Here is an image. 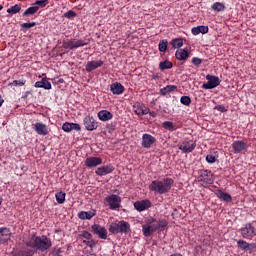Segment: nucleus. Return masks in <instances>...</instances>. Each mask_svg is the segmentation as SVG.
<instances>
[{"label":"nucleus","instance_id":"nucleus-1","mask_svg":"<svg viewBox=\"0 0 256 256\" xmlns=\"http://www.w3.org/2000/svg\"><path fill=\"white\" fill-rule=\"evenodd\" d=\"M173 179L165 178L163 180H154L149 185L150 191H154V193H158L159 195H165V193H169L171 191V187H173Z\"/></svg>","mask_w":256,"mask_h":256},{"label":"nucleus","instance_id":"nucleus-2","mask_svg":"<svg viewBox=\"0 0 256 256\" xmlns=\"http://www.w3.org/2000/svg\"><path fill=\"white\" fill-rule=\"evenodd\" d=\"M28 247H32L33 249H38V251H47L52 245L51 239L47 238V236L37 237L34 236L30 241L26 244Z\"/></svg>","mask_w":256,"mask_h":256},{"label":"nucleus","instance_id":"nucleus-3","mask_svg":"<svg viewBox=\"0 0 256 256\" xmlns=\"http://www.w3.org/2000/svg\"><path fill=\"white\" fill-rule=\"evenodd\" d=\"M207 83L202 85V89H215V87H219L221 85V79L217 76H213L208 74L206 76Z\"/></svg>","mask_w":256,"mask_h":256},{"label":"nucleus","instance_id":"nucleus-4","mask_svg":"<svg viewBox=\"0 0 256 256\" xmlns=\"http://www.w3.org/2000/svg\"><path fill=\"white\" fill-rule=\"evenodd\" d=\"M106 203H108L110 209L115 211V209H119L121 207V197L118 195L112 194L105 198Z\"/></svg>","mask_w":256,"mask_h":256},{"label":"nucleus","instance_id":"nucleus-5","mask_svg":"<svg viewBox=\"0 0 256 256\" xmlns=\"http://www.w3.org/2000/svg\"><path fill=\"white\" fill-rule=\"evenodd\" d=\"M240 233L244 239H253L256 235L255 227L251 224H246L240 229Z\"/></svg>","mask_w":256,"mask_h":256},{"label":"nucleus","instance_id":"nucleus-6","mask_svg":"<svg viewBox=\"0 0 256 256\" xmlns=\"http://www.w3.org/2000/svg\"><path fill=\"white\" fill-rule=\"evenodd\" d=\"M83 124L87 131H95V129L99 127V122H97L93 116H86L83 120Z\"/></svg>","mask_w":256,"mask_h":256},{"label":"nucleus","instance_id":"nucleus-7","mask_svg":"<svg viewBox=\"0 0 256 256\" xmlns=\"http://www.w3.org/2000/svg\"><path fill=\"white\" fill-rule=\"evenodd\" d=\"M94 235H98L100 239H107V229L105 227L99 225V224H94L91 227Z\"/></svg>","mask_w":256,"mask_h":256},{"label":"nucleus","instance_id":"nucleus-8","mask_svg":"<svg viewBox=\"0 0 256 256\" xmlns=\"http://www.w3.org/2000/svg\"><path fill=\"white\" fill-rule=\"evenodd\" d=\"M11 240V230L7 227L0 228V245H5Z\"/></svg>","mask_w":256,"mask_h":256},{"label":"nucleus","instance_id":"nucleus-9","mask_svg":"<svg viewBox=\"0 0 256 256\" xmlns=\"http://www.w3.org/2000/svg\"><path fill=\"white\" fill-rule=\"evenodd\" d=\"M115 171V167L113 165L109 164L106 166L98 167L95 171L96 175H99L100 177H103L105 175H109V173H113Z\"/></svg>","mask_w":256,"mask_h":256},{"label":"nucleus","instance_id":"nucleus-10","mask_svg":"<svg viewBox=\"0 0 256 256\" xmlns=\"http://www.w3.org/2000/svg\"><path fill=\"white\" fill-rule=\"evenodd\" d=\"M157 141V139H155V137H153L150 134H143L142 136V147H144V149H150L151 145H153V143H155Z\"/></svg>","mask_w":256,"mask_h":256},{"label":"nucleus","instance_id":"nucleus-11","mask_svg":"<svg viewBox=\"0 0 256 256\" xmlns=\"http://www.w3.org/2000/svg\"><path fill=\"white\" fill-rule=\"evenodd\" d=\"M101 163H103V160L99 157H88L85 160V165L89 169H91L93 167H98V165H101Z\"/></svg>","mask_w":256,"mask_h":256},{"label":"nucleus","instance_id":"nucleus-12","mask_svg":"<svg viewBox=\"0 0 256 256\" xmlns=\"http://www.w3.org/2000/svg\"><path fill=\"white\" fill-rule=\"evenodd\" d=\"M155 231H157L155 224H144L142 226V232L145 237H151Z\"/></svg>","mask_w":256,"mask_h":256},{"label":"nucleus","instance_id":"nucleus-13","mask_svg":"<svg viewBox=\"0 0 256 256\" xmlns=\"http://www.w3.org/2000/svg\"><path fill=\"white\" fill-rule=\"evenodd\" d=\"M110 91L113 93V95H123L125 87L121 83L115 82L111 84Z\"/></svg>","mask_w":256,"mask_h":256},{"label":"nucleus","instance_id":"nucleus-14","mask_svg":"<svg viewBox=\"0 0 256 256\" xmlns=\"http://www.w3.org/2000/svg\"><path fill=\"white\" fill-rule=\"evenodd\" d=\"M151 207V201L142 200L134 203V208L136 211H145V209H149Z\"/></svg>","mask_w":256,"mask_h":256},{"label":"nucleus","instance_id":"nucleus-15","mask_svg":"<svg viewBox=\"0 0 256 256\" xmlns=\"http://www.w3.org/2000/svg\"><path fill=\"white\" fill-rule=\"evenodd\" d=\"M103 61H88L86 64V71L87 73H91V71H95V69H99V67H102Z\"/></svg>","mask_w":256,"mask_h":256},{"label":"nucleus","instance_id":"nucleus-16","mask_svg":"<svg viewBox=\"0 0 256 256\" xmlns=\"http://www.w3.org/2000/svg\"><path fill=\"white\" fill-rule=\"evenodd\" d=\"M131 231V225L129 222H126L124 220L118 221V233H124L127 235Z\"/></svg>","mask_w":256,"mask_h":256},{"label":"nucleus","instance_id":"nucleus-17","mask_svg":"<svg viewBox=\"0 0 256 256\" xmlns=\"http://www.w3.org/2000/svg\"><path fill=\"white\" fill-rule=\"evenodd\" d=\"M34 129L38 135H48L49 134V128H47V125L43 123H36L34 126Z\"/></svg>","mask_w":256,"mask_h":256},{"label":"nucleus","instance_id":"nucleus-18","mask_svg":"<svg viewBox=\"0 0 256 256\" xmlns=\"http://www.w3.org/2000/svg\"><path fill=\"white\" fill-rule=\"evenodd\" d=\"M178 149L183 153H191L195 150V144H191L189 142H183L182 144L178 145Z\"/></svg>","mask_w":256,"mask_h":256},{"label":"nucleus","instance_id":"nucleus-19","mask_svg":"<svg viewBox=\"0 0 256 256\" xmlns=\"http://www.w3.org/2000/svg\"><path fill=\"white\" fill-rule=\"evenodd\" d=\"M232 148L234 153H241V151H245V149H247V144L243 141H234L232 143Z\"/></svg>","mask_w":256,"mask_h":256},{"label":"nucleus","instance_id":"nucleus-20","mask_svg":"<svg viewBox=\"0 0 256 256\" xmlns=\"http://www.w3.org/2000/svg\"><path fill=\"white\" fill-rule=\"evenodd\" d=\"M134 112L136 115H149V108L137 103L134 105Z\"/></svg>","mask_w":256,"mask_h":256},{"label":"nucleus","instance_id":"nucleus-21","mask_svg":"<svg viewBox=\"0 0 256 256\" xmlns=\"http://www.w3.org/2000/svg\"><path fill=\"white\" fill-rule=\"evenodd\" d=\"M98 119L104 122L111 121V119H113V114L107 110H101L98 112Z\"/></svg>","mask_w":256,"mask_h":256},{"label":"nucleus","instance_id":"nucleus-22","mask_svg":"<svg viewBox=\"0 0 256 256\" xmlns=\"http://www.w3.org/2000/svg\"><path fill=\"white\" fill-rule=\"evenodd\" d=\"M34 87L38 89H51V82L47 81V79H42L41 81H37L34 85Z\"/></svg>","mask_w":256,"mask_h":256},{"label":"nucleus","instance_id":"nucleus-23","mask_svg":"<svg viewBox=\"0 0 256 256\" xmlns=\"http://www.w3.org/2000/svg\"><path fill=\"white\" fill-rule=\"evenodd\" d=\"M176 59H178L179 61H186V59L189 58V52H187V50L185 49H179L176 51Z\"/></svg>","mask_w":256,"mask_h":256},{"label":"nucleus","instance_id":"nucleus-24","mask_svg":"<svg viewBox=\"0 0 256 256\" xmlns=\"http://www.w3.org/2000/svg\"><path fill=\"white\" fill-rule=\"evenodd\" d=\"M201 177V181H204V183H208V185L213 184V174L210 171H204Z\"/></svg>","mask_w":256,"mask_h":256},{"label":"nucleus","instance_id":"nucleus-25","mask_svg":"<svg viewBox=\"0 0 256 256\" xmlns=\"http://www.w3.org/2000/svg\"><path fill=\"white\" fill-rule=\"evenodd\" d=\"M78 217L79 219H82V220H85V219H93V217H95V210H92V211H81L78 213Z\"/></svg>","mask_w":256,"mask_h":256},{"label":"nucleus","instance_id":"nucleus-26","mask_svg":"<svg viewBox=\"0 0 256 256\" xmlns=\"http://www.w3.org/2000/svg\"><path fill=\"white\" fill-rule=\"evenodd\" d=\"M216 195L218 198H220L221 201H226V203H229L232 200L231 195L223 191H218Z\"/></svg>","mask_w":256,"mask_h":256},{"label":"nucleus","instance_id":"nucleus-27","mask_svg":"<svg viewBox=\"0 0 256 256\" xmlns=\"http://www.w3.org/2000/svg\"><path fill=\"white\" fill-rule=\"evenodd\" d=\"M35 13H37V7L32 4L31 7H29L22 13V17H31V15H35Z\"/></svg>","mask_w":256,"mask_h":256},{"label":"nucleus","instance_id":"nucleus-28","mask_svg":"<svg viewBox=\"0 0 256 256\" xmlns=\"http://www.w3.org/2000/svg\"><path fill=\"white\" fill-rule=\"evenodd\" d=\"M21 11V4H15L14 6H11L7 9V13L9 15H17Z\"/></svg>","mask_w":256,"mask_h":256},{"label":"nucleus","instance_id":"nucleus-29","mask_svg":"<svg viewBox=\"0 0 256 256\" xmlns=\"http://www.w3.org/2000/svg\"><path fill=\"white\" fill-rule=\"evenodd\" d=\"M177 89V86L175 85H168L160 90L161 95H169V93H172V91H175Z\"/></svg>","mask_w":256,"mask_h":256},{"label":"nucleus","instance_id":"nucleus-30","mask_svg":"<svg viewBox=\"0 0 256 256\" xmlns=\"http://www.w3.org/2000/svg\"><path fill=\"white\" fill-rule=\"evenodd\" d=\"M33 5L37 8V11H39V9H43L49 5V0H37Z\"/></svg>","mask_w":256,"mask_h":256},{"label":"nucleus","instance_id":"nucleus-31","mask_svg":"<svg viewBox=\"0 0 256 256\" xmlns=\"http://www.w3.org/2000/svg\"><path fill=\"white\" fill-rule=\"evenodd\" d=\"M211 9H213V11H217L218 13L221 11H225V4L221 2H215L214 4H212Z\"/></svg>","mask_w":256,"mask_h":256},{"label":"nucleus","instance_id":"nucleus-32","mask_svg":"<svg viewBox=\"0 0 256 256\" xmlns=\"http://www.w3.org/2000/svg\"><path fill=\"white\" fill-rule=\"evenodd\" d=\"M159 68L161 69V71H165V69H172L173 63H171V61L169 60H165L159 63Z\"/></svg>","mask_w":256,"mask_h":256},{"label":"nucleus","instance_id":"nucleus-33","mask_svg":"<svg viewBox=\"0 0 256 256\" xmlns=\"http://www.w3.org/2000/svg\"><path fill=\"white\" fill-rule=\"evenodd\" d=\"M162 127L164 129H167V131H176L177 127H175V125L173 124V122L171 121H165L162 123Z\"/></svg>","mask_w":256,"mask_h":256},{"label":"nucleus","instance_id":"nucleus-34","mask_svg":"<svg viewBox=\"0 0 256 256\" xmlns=\"http://www.w3.org/2000/svg\"><path fill=\"white\" fill-rule=\"evenodd\" d=\"M72 45L74 49H79V47H85V45H89V43L84 42L83 40H72Z\"/></svg>","mask_w":256,"mask_h":256},{"label":"nucleus","instance_id":"nucleus-35","mask_svg":"<svg viewBox=\"0 0 256 256\" xmlns=\"http://www.w3.org/2000/svg\"><path fill=\"white\" fill-rule=\"evenodd\" d=\"M109 232L113 233V235H117V233H119V224H118V222L110 224Z\"/></svg>","mask_w":256,"mask_h":256},{"label":"nucleus","instance_id":"nucleus-36","mask_svg":"<svg viewBox=\"0 0 256 256\" xmlns=\"http://www.w3.org/2000/svg\"><path fill=\"white\" fill-rule=\"evenodd\" d=\"M57 203L60 205L65 203V192H58L55 195Z\"/></svg>","mask_w":256,"mask_h":256},{"label":"nucleus","instance_id":"nucleus-37","mask_svg":"<svg viewBox=\"0 0 256 256\" xmlns=\"http://www.w3.org/2000/svg\"><path fill=\"white\" fill-rule=\"evenodd\" d=\"M155 226L157 227V231H164L165 227H167V221L161 220L160 222L155 224Z\"/></svg>","mask_w":256,"mask_h":256},{"label":"nucleus","instance_id":"nucleus-38","mask_svg":"<svg viewBox=\"0 0 256 256\" xmlns=\"http://www.w3.org/2000/svg\"><path fill=\"white\" fill-rule=\"evenodd\" d=\"M172 46L174 47V49H179V48L183 47V40L182 39H174L172 41Z\"/></svg>","mask_w":256,"mask_h":256},{"label":"nucleus","instance_id":"nucleus-39","mask_svg":"<svg viewBox=\"0 0 256 256\" xmlns=\"http://www.w3.org/2000/svg\"><path fill=\"white\" fill-rule=\"evenodd\" d=\"M158 49L161 53H165L167 51V40H162L158 45Z\"/></svg>","mask_w":256,"mask_h":256},{"label":"nucleus","instance_id":"nucleus-40","mask_svg":"<svg viewBox=\"0 0 256 256\" xmlns=\"http://www.w3.org/2000/svg\"><path fill=\"white\" fill-rule=\"evenodd\" d=\"M180 102L182 103V105H186L187 107H189L191 105V98L189 96H182Z\"/></svg>","mask_w":256,"mask_h":256},{"label":"nucleus","instance_id":"nucleus-41","mask_svg":"<svg viewBox=\"0 0 256 256\" xmlns=\"http://www.w3.org/2000/svg\"><path fill=\"white\" fill-rule=\"evenodd\" d=\"M63 17H65L66 19H73L75 17H77V13H75V11L70 10L66 13H64Z\"/></svg>","mask_w":256,"mask_h":256},{"label":"nucleus","instance_id":"nucleus-42","mask_svg":"<svg viewBox=\"0 0 256 256\" xmlns=\"http://www.w3.org/2000/svg\"><path fill=\"white\" fill-rule=\"evenodd\" d=\"M239 249H243V251H247V247H249V243L245 242V240L238 241Z\"/></svg>","mask_w":256,"mask_h":256},{"label":"nucleus","instance_id":"nucleus-43","mask_svg":"<svg viewBox=\"0 0 256 256\" xmlns=\"http://www.w3.org/2000/svg\"><path fill=\"white\" fill-rule=\"evenodd\" d=\"M71 127H72V123L66 122L62 125V129L63 131H65L66 133H70L71 131Z\"/></svg>","mask_w":256,"mask_h":256},{"label":"nucleus","instance_id":"nucleus-44","mask_svg":"<svg viewBox=\"0 0 256 256\" xmlns=\"http://www.w3.org/2000/svg\"><path fill=\"white\" fill-rule=\"evenodd\" d=\"M83 243H84L85 245H88V247H91V249H93V247H94L95 245H97V242H95V240H93V239H90V240H83Z\"/></svg>","mask_w":256,"mask_h":256},{"label":"nucleus","instance_id":"nucleus-45","mask_svg":"<svg viewBox=\"0 0 256 256\" xmlns=\"http://www.w3.org/2000/svg\"><path fill=\"white\" fill-rule=\"evenodd\" d=\"M37 24L35 22H30V23H23L21 24V27L23 29H31V27H35Z\"/></svg>","mask_w":256,"mask_h":256},{"label":"nucleus","instance_id":"nucleus-46","mask_svg":"<svg viewBox=\"0 0 256 256\" xmlns=\"http://www.w3.org/2000/svg\"><path fill=\"white\" fill-rule=\"evenodd\" d=\"M206 161L207 163H215V161H217V158H215L214 155L208 154L206 156Z\"/></svg>","mask_w":256,"mask_h":256},{"label":"nucleus","instance_id":"nucleus-47","mask_svg":"<svg viewBox=\"0 0 256 256\" xmlns=\"http://www.w3.org/2000/svg\"><path fill=\"white\" fill-rule=\"evenodd\" d=\"M198 29L202 35H205V33H209V27L207 26H198Z\"/></svg>","mask_w":256,"mask_h":256},{"label":"nucleus","instance_id":"nucleus-48","mask_svg":"<svg viewBox=\"0 0 256 256\" xmlns=\"http://www.w3.org/2000/svg\"><path fill=\"white\" fill-rule=\"evenodd\" d=\"M12 85H15V86L19 85L20 87H23V85H25V80H14L12 82Z\"/></svg>","mask_w":256,"mask_h":256},{"label":"nucleus","instance_id":"nucleus-49","mask_svg":"<svg viewBox=\"0 0 256 256\" xmlns=\"http://www.w3.org/2000/svg\"><path fill=\"white\" fill-rule=\"evenodd\" d=\"M82 237H84V239L91 240L93 235H91V233H89L88 231H83L82 232Z\"/></svg>","mask_w":256,"mask_h":256},{"label":"nucleus","instance_id":"nucleus-50","mask_svg":"<svg viewBox=\"0 0 256 256\" xmlns=\"http://www.w3.org/2000/svg\"><path fill=\"white\" fill-rule=\"evenodd\" d=\"M216 111H220L221 113H225L227 109L223 105H217L215 106Z\"/></svg>","mask_w":256,"mask_h":256},{"label":"nucleus","instance_id":"nucleus-51","mask_svg":"<svg viewBox=\"0 0 256 256\" xmlns=\"http://www.w3.org/2000/svg\"><path fill=\"white\" fill-rule=\"evenodd\" d=\"M71 131H81V126L79 124L72 123Z\"/></svg>","mask_w":256,"mask_h":256},{"label":"nucleus","instance_id":"nucleus-52","mask_svg":"<svg viewBox=\"0 0 256 256\" xmlns=\"http://www.w3.org/2000/svg\"><path fill=\"white\" fill-rule=\"evenodd\" d=\"M193 65H201L202 61L201 58L194 57L192 58Z\"/></svg>","mask_w":256,"mask_h":256},{"label":"nucleus","instance_id":"nucleus-53","mask_svg":"<svg viewBox=\"0 0 256 256\" xmlns=\"http://www.w3.org/2000/svg\"><path fill=\"white\" fill-rule=\"evenodd\" d=\"M199 33H201L200 30H199V26L192 28V34L193 35H199Z\"/></svg>","mask_w":256,"mask_h":256},{"label":"nucleus","instance_id":"nucleus-54","mask_svg":"<svg viewBox=\"0 0 256 256\" xmlns=\"http://www.w3.org/2000/svg\"><path fill=\"white\" fill-rule=\"evenodd\" d=\"M255 248H256V244L255 243H252V244L248 243L247 251H253V249H255Z\"/></svg>","mask_w":256,"mask_h":256},{"label":"nucleus","instance_id":"nucleus-55","mask_svg":"<svg viewBox=\"0 0 256 256\" xmlns=\"http://www.w3.org/2000/svg\"><path fill=\"white\" fill-rule=\"evenodd\" d=\"M68 44H69V49H71V50L75 49L74 46H73V41L72 40L68 41Z\"/></svg>","mask_w":256,"mask_h":256},{"label":"nucleus","instance_id":"nucleus-56","mask_svg":"<svg viewBox=\"0 0 256 256\" xmlns=\"http://www.w3.org/2000/svg\"><path fill=\"white\" fill-rule=\"evenodd\" d=\"M63 48L64 49H69V41L63 42Z\"/></svg>","mask_w":256,"mask_h":256},{"label":"nucleus","instance_id":"nucleus-57","mask_svg":"<svg viewBox=\"0 0 256 256\" xmlns=\"http://www.w3.org/2000/svg\"><path fill=\"white\" fill-rule=\"evenodd\" d=\"M150 115H151V117H157V113H155V112H150Z\"/></svg>","mask_w":256,"mask_h":256},{"label":"nucleus","instance_id":"nucleus-58","mask_svg":"<svg viewBox=\"0 0 256 256\" xmlns=\"http://www.w3.org/2000/svg\"><path fill=\"white\" fill-rule=\"evenodd\" d=\"M1 203H3V198L0 197V205H1Z\"/></svg>","mask_w":256,"mask_h":256},{"label":"nucleus","instance_id":"nucleus-59","mask_svg":"<svg viewBox=\"0 0 256 256\" xmlns=\"http://www.w3.org/2000/svg\"><path fill=\"white\" fill-rule=\"evenodd\" d=\"M3 9V5H0V11Z\"/></svg>","mask_w":256,"mask_h":256},{"label":"nucleus","instance_id":"nucleus-60","mask_svg":"<svg viewBox=\"0 0 256 256\" xmlns=\"http://www.w3.org/2000/svg\"><path fill=\"white\" fill-rule=\"evenodd\" d=\"M90 256H97V255H95V254H91Z\"/></svg>","mask_w":256,"mask_h":256}]
</instances>
